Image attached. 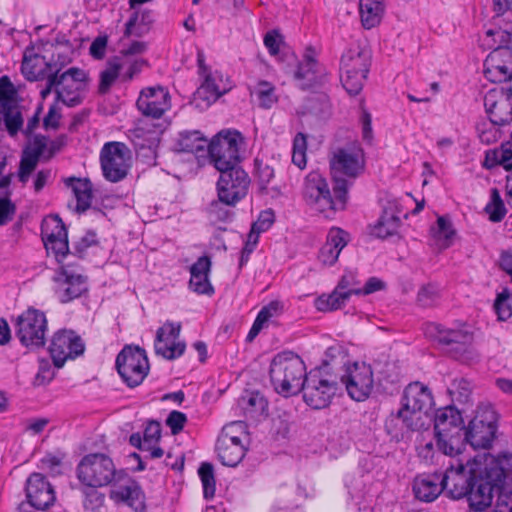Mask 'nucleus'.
<instances>
[{"instance_id":"nucleus-1","label":"nucleus","mask_w":512,"mask_h":512,"mask_svg":"<svg viewBox=\"0 0 512 512\" xmlns=\"http://www.w3.org/2000/svg\"><path fill=\"white\" fill-rule=\"evenodd\" d=\"M505 464L512 467V453L503 452L486 465L476 459L451 462L442 473L446 496L453 500L466 498L473 505L483 504L487 492H501L505 488Z\"/></svg>"},{"instance_id":"nucleus-2","label":"nucleus","mask_w":512,"mask_h":512,"mask_svg":"<svg viewBox=\"0 0 512 512\" xmlns=\"http://www.w3.org/2000/svg\"><path fill=\"white\" fill-rule=\"evenodd\" d=\"M401 407L385 421V430L393 439L400 441L412 432L427 429L424 418L428 417L434 400L431 390L419 381L409 383L402 394Z\"/></svg>"},{"instance_id":"nucleus-3","label":"nucleus","mask_w":512,"mask_h":512,"mask_svg":"<svg viewBox=\"0 0 512 512\" xmlns=\"http://www.w3.org/2000/svg\"><path fill=\"white\" fill-rule=\"evenodd\" d=\"M362 149L356 144L338 148L330 158V170L333 180V193L343 207L347 200L349 187L364 169Z\"/></svg>"},{"instance_id":"nucleus-4","label":"nucleus","mask_w":512,"mask_h":512,"mask_svg":"<svg viewBox=\"0 0 512 512\" xmlns=\"http://www.w3.org/2000/svg\"><path fill=\"white\" fill-rule=\"evenodd\" d=\"M307 374L304 361L291 351L278 353L270 364L271 384L274 390L284 397L300 392Z\"/></svg>"},{"instance_id":"nucleus-5","label":"nucleus","mask_w":512,"mask_h":512,"mask_svg":"<svg viewBox=\"0 0 512 512\" xmlns=\"http://www.w3.org/2000/svg\"><path fill=\"white\" fill-rule=\"evenodd\" d=\"M464 429V421L457 408L447 406L437 410L434 431L437 446L445 455L453 456L460 453Z\"/></svg>"},{"instance_id":"nucleus-6","label":"nucleus","mask_w":512,"mask_h":512,"mask_svg":"<svg viewBox=\"0 0 512 512\" xmlns=\"http://www.w3.org/2000/svg\"><path fill=\"white\" fill-rule=\"evenodd\" d=\"M498 415L491 405H480L465 427L462 442L476 449H489L496 438Z\"/></svg>"},{"instance_id":"nucleus-7","label":"nucleus","mask_w":512,"mask_h":512,"mask_svg":"<svg viewBox=\"0 0 512 512\" xmlns=\"http://www.w3.org/2000/svg\"><path fill=\"white\" fill-rule=\"evenodd\" d=\"M303 400L313 409L327 407L338 391L337 377L325 373V368L311 370L303 381Z\"/></svg>"},{"instance_id":"nucleus-8","label":"nucleus","mask_w":512,"mask_h":512,"mask_svg":"<svg viewBox=\"0 0 512 512\" xmlns=\"http://www.w3.org/2000/svg\"><path fill=\"white\" fill-rule=\"evenodd\" d=\"M242 140L241 133L236 130L221 131L211 139L206 153L218 172L240 165L239 144Z\"/></svg>"},{"instance_id":"nucleus-9","label":"nucleus","mask_w":512,"mask_h":512,"mask_svg":"<svg viewBox=\"0 0 512 512\" xmlns=\"http://www.w3.org/2000/svg\"><path fill=\"white\" fill-rule=\"evenodd\" d=\"M115 367L123 382L130 388L139 386L150 369L146 351L132 345L124 346L118 353Z\"/></svg>"},{"instance_id":"nucleus-10","label":"nucleus","mask_w":512,"mask_h":512,"mask_svg":"<svg viewBox=\"0 0 512 512\" xmlns=\"http://www.w3.org/2000/svg\"><path fill=\"white\" fill-rule=\"evenodd\" d=\"M116 475L113 460L103 453L87 454L77 465V477L88 487L106 486L115 479Z\"/></svg>"},{"instance_id":"nucleus-11","label":"nucleus","mask_w":512,"mask_h":512,"mask_svg":"<svg viewBox=\"0 0 512 512\" xmlns=\"http://www.w3.org/2000/svg\"><path fill=\"white\" fill-rule=\"evenodd\" d=\"M46 332L47 319L40 310L29 308L16 318L15 335L23 346L31 350L45 346Z\"/></svg>"},{"instance_id":"nucleus-12","label":"nucleus","mask_w":512,"mask_h":512,"mask_svg":"<svg viewBox=\"0 0 512 512\" xmlns=\"http://www.w3.org/2000/svg\"><path fill=\"white\" fill-rule=\"evenodd\" d=\"M100 164L104 178L112 183L125 179L131 167V151L122 142H107L100 151Z\"/></svg>"},{"instance_id":"nucleus-13","label":"nucleus","mask_w":512,"mask_h":512,"mask_svg":"<svg viewBox=\"0 0 512 512\" xmlns=\"http://www.w3.org/2000/svg\"><path fill=\"white\" fill-rule=\"evenodd\" d=\"M216 183L217 196L227 206L234 207L244 199L250 186V177L241 165L229 167L219 172Z\"/></svg>"},{"instance_id":"nucleus-14","label":"nucleus","mask_w":512,"mask_h":512,"mask_svg":"<svg viewBox=\"0 0 512 512\" xmlns=\"http://www.w3.org/2000/svg\"><path fill=\"white\" fill-rule=\"evenodd\" d=\"M425 334L445 347L455 359H460L467 353L473 341V334L464 326L448 328L439 323H429L425 328Z\"/></svg>"},{"instance_id":"nucleus-15","label":"nucleus","mask_w":512,"mask_h":512,"mask_svg":"<svg viewBox=\"0 0 512 512\" xmlns=\"http://www.w3.org/2000/svg\"><path fill=\"white\" fill-rule=\"evenodd\" d=\"M303 196L308 205L321 213L334 212L337 209V202L340 203L332 196L326 179L317 171H312L306 176Z\"/></svg>"},{"instance_id":"nucleus-16","label":"nucleus","mask_w":512,"mask_h":512,"mask_svg":"<svg viewBox=\"0 0 512 512\" xmlns=\"http://www.w3.org/2000/svg\"><path fill=\"white\" fill-rule=\"evenodd\" d=\"M341 382L345 385L348 395L355 401L366 400L374 387L373 370L366 363L355 362L348 366L341 376Z\"/></svg>"},{"instance_id":"nucleus-17","label":"nucleus","mask_w":512,"mask_h":512,"mask_svg":"<svg viewBox=\"0 0 512 512\" xmlns=\"http://www.w3.org/2000/svg\"><path fill=\"white\" fill-rule=\"evenodd\" d=\"M85 351V344L81 337L73 330L62 329L57 331L49 347L53 363L57 368L63 367L67 359H75Z\"/></svg>"},{"instance_id":"nucleus-18","label":"nucleus","mask_w":512,"mask_h":512,"mask_svg":"<svg viewBox=\"0 0 512 512\" xmlns=\"http://www.w3.org/2000/svg\"><path fill=\"white\" fill-rule=\"evenodd\" d=\"M181 324L167 321L158 328L154 341L156 355L166 360H175L181 357L186 349L184 341L179 339Z\"/></svg>"},{"instance_id":"nucleus-19","label":"nucleus","mask_w":512,"mask_h":512,"mask_svg":"<svg viewBox=\"0 0 512 512\" xmlns=\"http://www.w3.org/2000/svg\"><path fill=\"white\" fill-rule=\"evenodd\" d=\"M484 106L494 126H504L512 122V95L508 89L489 91L485 95Z\"/></svg>"},{"instance_id":"nucleus-20","label":"nucleus","mask_w":512,"mask_h":512,"mask_svg":"<svg viewBox=\"0 0 512 512\" xmlns=\"http://www.w3.org/2000/svg\"><path fill=\"white\" fill-rule=\"evenodd\" d=\"M136 106L144 116L159 119L170 108L169 92L163 87L143 89Z\"/></svg>"},{"instance_id":"nucleus-21","label":"nucleus","mask_w":512,"mask_h":512,"mask_svg":"<svg viewBox=\"0 0 512 512\" xmlns=\"http://www.w3.org/2000/svg\"><path fill=\"white\" fill-rule=\"evenodd\" d=\"M26 496L30 506L38 510L49 508L56 500L53 487L41 473H32L27 479Z\"/></svg>"},{"instance_id":"nucleus-22","label":"nucleus","mask_w":512,"mask_h":512,"mask_svg":"<svg viewBox=\"0 0 512 512\" xmlns=\"http://www.w3.org/2000/svg\"><path fill=\"white\" fill-rule=\"evenodd\" d=\"M109 496L114 502L123 503L136 512H143L146 508L145 494L140 484L132 478L114 484Z\"/></svg>"},{"instance_id":"nucleus-23","label":"nucleus","mask_w":512,"mask_h":512,"mask_svg":"<svg viewBox=\"0 0 512 512\" xmlns=\"http://www.w3.org/2000/svg\"><path fill=\"white\" fill-rule=\"evenodd\" d=\"M204 81L194 93L195 100H203L206 106H210L220 96L227 93L231 86L227 83L228 79H224L220 71L209 72L203 75Z\"/></svg>"},{"instance_id":"nucleus-24","label":"nucleus","mask_w":512,"mask_h":512,"mask_svg":"<svg viewBox=\"0 0 512 512\" xmlns=\"http://www.w3.org/2000/svg\"><path fill=\"white\" fill-rule=\"evenodd\" d=\"M441 472L424 474L414 480L413 492L415 497L423 502H432L445 491V484L442 481Z\"/></svg>"},{"instance_id":"nucleus-25","label":"nucleus","mask_w":512,"mask_h":512,"mask_svg":"<svg viewBox=\"0 0 512 512\" xmlns=\"http://www.w3.org/2000/svg\"><path fill=\"white\" fill-rule=\"evenodd\" d=\"M371 53L359 44L352 45L344 51L340 59L341 73H369Z\"/></svg>"},{"instance_id":"nucleus-26","label":"nucleus","mask_w":512,"mask_h":512,"mask_svg":"<svg viewBox=\"0 0 512 512\" xmlns=\"http://www.w3.org/2000/svg\"><path fill=\"white\" fill-rule=\"evenodd\" d=\"M348 234L341 228H332L326 239V243L319 251V260L327 266H332L338 260L339 254L348 243Z\"/></svg>"},{"instance_id":"nucleus-27","label":"nucleus","mask_w":512,"mask_h":512,"mask_svg":"<svg viewBox=\"0 0 512 512\" xmlns=\"http://www.w3.org/2000/svg\"><path fill=\"white\" fill-rule=\"evenodd\" d=\"M67 64L66 60L60 62V66L54 71L56 73V82L59 89L57 91H63V93L70 95L79 92L84 83L87 80V75L84 70L71 67L65 72L59 74L61 69Z\"/></svg>"},{"instance_id":"nucleus-28","label":"nucleus","mask_w":512,"mask_h":512,"mask_svg":"<svg viewBox=\"0 0 512 512\" xmlns=\"http://www.w3.org/2000/svg\"><path fill=\"white\" fill-rule=\"evenodd\" d=\"M52 66H57V63L46 61L44 56L38 54H29V50H26L21 71L26 80L34 82L45 79L49 73L53 72Z\"/></svg>"},{"instance_id":"nucleus-29","label":"nucleus","mask_w":512,"mask_h":512,"mask_svg":"<svg viewBox=\"0 0 512 512\" xmlns=\"http://www.w3.org/2000/svg\"><path fill=\"white\" fill-rule=\"evenodd\" d=\"M486 34L493 36L494 43L497 45L486 58L495 60L498 57L501 59L500 64L507 66L508 70L512 71V31L490 29Z\"/></svg>"},{"instance_id":"nucleus-30","label":"nucleus","mask_w":512,"mask_h":512,"mask_svg":"<svg viewBox=\"0 0 512 512\" xmlns=\"http://www.w3.org/2000/svg\"><path fill=\"white\" fill-rule=\"evenodd\" d=\"M209 141L199 130L183 131L179 133L176 149L179 152L193 153L202 157L208 148Z\"/></svg>"},{"instance_id":"nucleus-31","label":"nucleus","mask_w":512,"mask_h":512,"mask_svg":"<svg viewBox=\"0 0 512 512\" xmlns=\"http://www.w3.org/2000/svg\"><path fill=\"white\" fill-rule=\"evenodd\" d=\"M59 277L63 279V285H65L60 295L62 303L70 302L87 291L86 277L83 275L72 273L66 268H61Z\"/></svg>"},{"instance_id":"nucleus-32","label":"nucleus","mask_w":512,"mask_h":512,"mask_svg":"<svg viewBox=\"0 0 512 512\" xmlns=\"http://www.w3.org/2000/svg\"><path fill=\"white\" fill-rule=\"evenodd\" d=\"M318 63L314 57L305 55L304 60L300 62L294 73V78L302 90L314 87L320 81L318 72Z\"/></svg>"},{"instance_id":"nucleus-33","label":"nucleus","mask_w":512,"mask_h":512,"mask_svg":"<svg viewBox=\"0 0 512 512\" xmlns=\"http://www.w3.org/2000/svg\"><path fill=\"white\" fill-rule=\"evenodd\" d=\"M67 187H70L77 200L76 211L83 213L91 206L93 185L88 178L70 177L65 180Z\"/></svg>"},{"instance_id":"nucleus-34","label":"nucleus","mask_w":512,"mask_h":512,"mask_svg":"<svg viewBox=\"0 0 512 512\" xmlns=\"http://www.w3.org/2000/svg\"><path fill=\"white\" fill-rule=\"evenodd\" d=\"M154 22L153 11H134L125 24L124 36L142 37L149 32Z\"/></svg>"},{"instance_id":"nucleus-35","label":"nucleus","mask_w":512,"mask_h":512,"mask_svg":"<svg viewBox=\"0 0 512 512\" xmlns=\"http://www.w3.org/2000/svg\"><path fill=\"white\" fill-rule=\"evenodd\" d=\"M401 218L392 208H385L372 228V234L377 238L385 239L397 234L401 225Z\"/></svg>"},{"instance_id":"nucleus-36","label":"nucleus","mask_w":512,"mask_h":512,"mask_svg":"<svg viewBox=\"0 0 512 512\" xmlns=\"http://www.w3.org/2000/svg\"><path fill=\"white\" fill-rule=\"evenodd\" d=\"M360 289H351L349 291H340L334 289L332 293L323 294L315 300V307L318 311L328 312L340 309L352 294L359 295Z\"/></svg>"},{"instance_id":"nucleus-37","label":"nucleus","mask_w":512,"mask_h":512,"mask_svg":"<svg viewBox=\"0 0 512 512\" xmlns=\"http://www.w3.org/2000/svg\"><path fill=\"white\" fill-rule=\"evenodd\" d=\"M383 11L384 6L380 0L359 1L361 22L366 29H371L380 23Z\"/></svg>"},{"instance_id":"nucleus-38","label":"nucleus","mask_w":512,"mask_h":512,"mask_svg":"<svg viewBox=\"0 0 512 512\" xmlns=\"http://www.w3.org/2000/svg\"><path fill=\"white\" fill-rule=\"evenodd\" d=\"M501 63L500 58L491 60L486 58L484 61V75L493 83H505L508 82L509 86H512V71H509L507 66Z\"/></svg>"},{"instance_id":"nucleus-39","label":"nucleus","mask_w":512,"mask_h":512,"mask_svg":"<svg viewBox=\"0 0 512 512\" xmlns=\"http://www.w3.org/2000/svg\"><path fill=\"white\" fill-rule=\"evenodd\" d=\"M239 405L252 418L263 415L268 408L267 400L258 391L247 392L240 398Z\"/></svg>"},{"instance_id":"nucleus-40","label":"nucleus","mask_w":512,"mask_h":512,"mask_svg":"<svg viewBox=\"0 0 512 512\" xmlns=\"http://www.w3.org/2000/svg\"><path fill=\"white\" fill-rule=\"evenodd\" d=\"M257 99L258 105L262 109H271L278 102L275 86L268 81L260 80L251 91Z\"/></svg>"},{"instance_id":"nucleus-41","label":"nucleus","mask_w":512,"mask_h":512,"mask_svg":"<svg viewBox=\"0 0 512 512\" xmlns=\"http://www.w3.org/2000/svg\"><path fill=\"white\" fill-rule=\"evenodd\" d=\"M0 111L9 135L15 136L23 126V117L17 103L1 106Z\"/></svg>"},{"instance_id":"nucleus-42","label":"nucleus","mask_w":512,"mask_h":512,"mask_svg":"<svg viewBox=\"0 0 512 512\" xmlns=\"http://www.w3.org/2000/svg\"><path fill=\"white\" fill-rule=\"evenodd\" d=\"M43 241L67 237V229L58 215H52L44 219L41 224Z\"/></svg>"},{"instance_id":"nucleus-43","label":"nucleus","mask_w":512,"mask_h":512,"mask_svg":"<svg viewBox=\"0 0 512 512\" xmlns=\"http://www.w3.org/2000/svg\"><path fill=\"white\" fill-rule=\"evenodd\" d=\"M122 67L123 63L119 58H114L108 62L106 69L100 73V83L98 87L100 94L104 95L109 92L113 83L119 77Z\"/></svg>"},{"instance_id":"nucleus-44","label":"nucleus","mask_w":512,"mask_h":512,"mask_svg":"<svg viewBox=\"0 0 512 512\" xmlns=\"http://www.w3.org/2000/svg\"><path fill=\"white\" fill-rule=\"evenodd\" d=\"M218 457L224 466L235 467L243 459L246 453L245 446L216 445Z\"/></svg>"},{"instance_id":"nucleus-45","label":"nucleus","mask_w":512,"mask_h":512,"mask_svg":"<svg viewBox=\"0 0 512 512\" xmlns=\"http://www.w3.org/2000/svg\"><path fill=\"white\" fill-rule=\"evenodd\" d=\"M484 211L489 215V220L493 223L501 222L505 217L507 209L497 188L491 189L490 201L486 204Z\"/></svg>"},{"instance_id":"nucleus-46","label":"nucleus","mask_w":512,"mask_h":512,"mask_svg":"<svg viewBox=\"0 0 512 512\" xmlns=\"http://www.w3.org/2000/svg\"><path fill=\"white\" fill-rule=\"evenodd\" d=\"M198 474L202 482L204 498H213L216 490L213 465L207 462L202 463L198 469Z\"/></svg>"},{"instance_id":"nucleus-47","label":"nucleus","mask_w":512,"mask_h":512,"mask_svg":"<svg viewBox=\"0 0 512 512\" xmlns=\"http://www.w3.org/2000/svg\"><path fill=\"white\" fill-rule=\"evenodd\" d=\"M368 73L354 72V73H341L340 81L343 88L349 95H358L364 85Z\"/></svg>"},{"instance_id":"nucleus-48","label":"nucleus","mask_w":512,"mask_h":512,"mask_svg":"<svg viewBox=\"0 0 512 512\" xmlns=\"http://www.w3.org/2000/svg\"><path fill=\"white\" fill-rule=\"evenodd\" d=\"M254 166L256 183L259 189L264 192L275 176L274 168L259 158H255Z\"/></svg>"},{"instance_id":"nucleus-49","label":"nucleus","mask_w":512,"mask_h":512,"mask_svg":"<svg viewBox=\"0 0 512 512\" xmlns=\"http://www.w3.org/2000/svg\"><path fill=\"white\" fill-rule=\"evenodd\" d=\"M456 231L452 227L451 221L445 216L437 218V229L434 231V236L441 241L443 248L451 246Z\"/></svg>"},{"instance_id":"nucleus-50","label":"nucleus","mask_w":512,"mask_h":512,"mask_svg":"<svg viewBox=\"0 0 512 512\" xmlns=\"http://www.w3.org/2000/svg\"><path fill=\"white\" fill-rule=\"evenodd\" d=\"M246 425L243 421H236L226 425L222 430V435L217 440V445L225 446H245L242 439L238 435L232 434V430H240L244 432Z\"/></svg>"},{"instance_id":"nucleus-51","label":"nucleus","mask_w":512,"mask_h":512,"mask_svg":"<svg viewBox=\"0 0 512 512\" xmlns=\"http://www.w3.org/2000/svg\"><path fill=\"white\" fill-rule=\"evenodd\" d=\"M440 299V289L435 284L423 285L417 293V303L423 308L433 307Z\"/></svg>"},{"instance_id":"nucleus-52","label":"nucleus","mask_w":512,"mask_h":512,"mask_svg":"<svg viewBox=\"0 0 512 512\" xmlns=\"http://www.w3.org/2000/svg\"><path fill=\"white\" fill-rule=\"evenodd\" d=\"M509 297V290L505 288L502 292L497 294L495 299L494 310L497 314L498 320L500 321H506L512 316V307L508 303Z\"/></svg>"},{"instance_id":"nucleus-53","label":"nucleus","mask_w":512,"mask_h":512,"mask_svg":"<svg viewBox=\"0 0 512 512\" xmlns=\"http://www.w3.org/2000/svg\"><path fill=\"white\" fill-rule=\"evenodd\" d=\"M189 288L200 295H213L214 288L209 280V275L190 274Z\"/></svg>"},{"instance_id":"nucleus-54","label":"nucleus","mask_w":512,"mask_h":512,"mask_svg":"<svg viewBox=\"0 0 512 512\" xmlns=\"http://www.w3.org/2000/svg\"><path fill=\"white\" fill-rule=\"evenodd\" d=\"M452 387L451 395L456 401L462 404L469 402L472 393V386L467 379L461 378L459 380H455Z\"/></svg>"},{"instance_id":"nucleus-55","label":"nucleus","mask_w":512,"mask_h":512,"mask_svg":"<svg viewBox=\"0 0 512 512\" xmlns=\"http://www.w3.org/2000/svg\"><path fill=\"white\" fill-rule=\"evenodd\" d=\"M225 206H227L225 202L219 198L213 200L207 209L210 219L214 222H227L231 218L232 212Z\"/></svg>"},{"instance_id":"nucleus-56","label":"nucleus","mask_w":512,"mask_h":512,"mask_svg":"<svg viewBox=\"0 0 512 512\" xmlns=\"http://www.w3.org/2000/svg\"><path fill=\"white\" fill-rule=\"evenodd\" d=\"M493 164H499L506 170H512V142L501 145L500 150L492 151Z\"/></svg>"},{"instance_id":"nucleus-57","label":"nucleus","mask_w":512,"mask_h":512,"mask_svg":"<svg viewBox=\"0 0 512 512\" xmlns=\"http://www.w3.org/2000/svg\"><path fill=\"white\" fill-rule=\"evenodd\" d=\"M46 249L51 250L58 262H61L69 253L68 236L53 240L43 241Z\"/></svg>"},{"instance_id":"nucleus-58","label":"nucleus","mask_w":512,"mask_h":512,"mask_svg":"<svg viewBox=\"0 0 512 512\" xmlns=\"http://www.w3.org/2000/svg\"><path fill=\"white\" fill-rule=\"evenodd\" d=\"M16 90L8 76L0 77V107L13 104L15 100Z\"/></svg>"},{"instance_id":"nucleus-59","label":"nucleus","mask_w":512,"mask_h":512,"mask_svg":"<svg viewBox=\"0 0 512 512\" xmlns=\"http://www.w3.org/2000/svg\"><path fill=\"white\" fill-rule=\"evenodd\" d=\"M166 425L171 429L173 435L179 434L187 423V416L183 412L173 410L166 418Z\"/></svg>"},{"instance_id":"nucleus-60","label":"nucleus","mask_w":512,"mask_h":512,"mask_svg":"<svg viewBox=\"0 0 512 512\" xmlns=\"http://www.w3.org/2000/svg\"><path fill=\"white\" fill-rule=\"evenodd\" d=\"M158 142L159 140L157 137L153 136L146 139L145 132L142 129L136 130L133 143L137 151L148 149L151 153H153L158 146Z\"/></svg>"},{"instance_id":"nucleus-61","label":"nucleus","mask_w":512,"mask_h":512,"mask_svg":"<svg viewBox=\"0 0 512 512\" xmlns=\"http://www.w3.org/2000/svg\"><path fill=\"white\" fill-rule=\"evenodd\" d=\"M11 192L5 191V196L0 198V225L7 224L16 212V207L9 199Z\"/></svg>"},{"instance_id":"nucleus-62","label":"nucleus","mask_w":512,"mask_h":512,"mask_svg":"<svg viewBox=\"0 0 512 512\" xmlns=\"http://www.w3.org/2000/svg\"><path fill=\"white\" fill-rule=\"evenodd\" d=\"M98 244L97 234L94 231H87L86 234L74 244V253L82 257L86 250Z\"/></svg>"},{"instance_id":"nucleus-63","label":"nucleus","mask_w":512,"mask_h":512,"mask_svg":"<svg viewBox=\"0 0 512 512\" xmlns=\"http://www.w3.org/2000/svg\"><path fill=\"white\" fill-rule=\"evenodd\" d=\"M161 431L160 422L156 420L148 421L143 434L146 446H149L150 444H157L161 438Z\"/></svg>"},{"instance_id":"nucleus-64","label":"nucleus","mask_w":512,"mask_h":512,"mask_svg":"<svg viewBox=\"0 0 512 512\" xmlns=\"http://www.w3.org/2000/svg\"><path fill=\"white\" fill-rule=\"evenodd\" d=\"M54 371L48 363H42L35 375L33 385L42 386L48 384L54 378Z\"/></svg>"}]
</instances>
